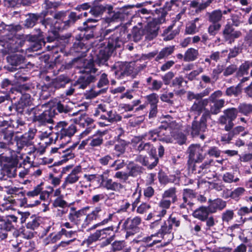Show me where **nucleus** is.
Returning a JSON list of instances; mask_svg holds the SVG:
<instances>
[{
  "mask_svg": "<svg viewBox=\"0 0 252 252\" xmlns=\"http://www.w3.org/2000/svg\"><path fill=\"white\" fill-rule=\"evenodd\" d=\"M104 211L101 207H95L93 211L86 216L85 220L82 224V227L83 228H86L93 220L99 218L101 214H104Z\"/></svg>",
  "mask_w": 252,
  "mask_h": 252,
  "instance_id": "dca6fc26",
  "label": "nucleus"
},
{
  "mask_svg": "<svg viewBox=\"0 0 252 252\" xmlns=\"http://www.w3.org/2000/svg\"><path fill=\"white\" fill-rule=\"evenodd\" d=\"M242 85L238 84L236 86H231L228 88L226 90V95L231 96H237L241 93Z\"/></svg>",
  "mask_w": 252,
  "mask_h": 252,
  "instance_id": "37998d69",
  "label": "nucleus"
},
{
  "mask_svg": "<svg viewBox=\"0 0 252 252\" xmlns=\"http://www.w3.org/2000/svg\"><path fill=\"white\" fill-rule=\"evenodd\" d=\"M7 61L13 66L21 64L24 61V58L20 55H14L7 58Z\"/></svg>",
  "mask_w": 252,
  "mask_h": 252,
  "instance_id": "49530a36",
  "label": "nucleus"
},
{
  "mask_svg": "<svg viewBox=\"0 0 252 252\" xmlns=\"http://www.w3.org/2000/svg\"><path fill=\"white\" fill-rule=\"evenodd\" d=\"M144 34V31L142 29L138 28H134L132 31V38L133 41L138 42L140 41Z\"/></svg>",
  "mask_w": 252,
  "mask_h": 252,
  "instance_id": "13d9d810",
  "label": "nucleus"
},
{
  "mask_svg": "<svg viewBox=\"0 0 252 252\" xmlns=\"http://www.w3.org/2000/svg\"><path fill=\"white\" fill-rule=\"evenodd\" d=\"M32 102L29 94H23L18 102L15 104L14 110L18 113H21L25 107L31 105Z\"/></svg>",
  "mask_w": 252,
  "mask_h": 252,
  "instance_id": "a211bd4d",
  "label": "nucleus"
},
{
  "mask_svg": "<svg viewBox=\"0 0 252 252\" xmlns=\"http://www.w3.org/2000/svg\"><path fill=\"white\" fill-rule=\"evenodd\" d=\"M245 191V189L244 188L238 187L231 191L229 196H225L224 197L227 198L230 196L233 199H237L240 196L242 195L244 193Z\"/></svg>",
  "mask_w": 252,
  "mask_h": 252,
  "instance_id": "603ef678",
  "label": "nucleus"
},
{
  "mask_svg": "<svg viewBox=\"0 0 252 252\" xmlns=\"http://www.w3.org/2000/svg\"><path fill=\"white\" fill-rule=\"evenodd\" d=\"M211 165L210 163L205 162L201 165L198 169L197 172L198 173H201L202 175L207 174L206 177L208 179H212L216 176V173L214 172H212L210 175L208 174V172L211 171Z\"/></svg>",
  "mask_w": 252,
  "mask_h": 252,
  "instance_id": "7c9ffc66",
  "label": "nucleus"
},
{
  "mask_svg": "<svg viewBox=\"0 0 252 252\" xmlns=\"http://www.w3.org/2000/svg\"><path fill=\"white\" fill-rule=\"evenodd\" d=\"M39 220L36 217L32 216L28 220L27 227L34 230L39 226Z\"/></svg>",
  "mask_w": 252,
  "mask_h": 252,
  "instance_id": "3c124183",
  "label": "nucleus"
},
{
  "mask_svg": "<svg viewBox=\"0 0 252 252\" xmlns=\"http://www.w3.org/2000/svg\"><path fill=\"white\" fill-rule=\"evenodd\" d=\"M164 128L160 126L159 129H154L142 134L138 137L139 140H152L155 141L158 138L159 140L168 143L173 142V132H171L170 127Z\"/></svg>",
  "mask_w": 252,
  "mask_h": 252,
  "instance_id": "39448f33",
  "label": "nucleus"
},
{
  "mask_svg": "<svg viewBox=\"0 0 252 252\" xmlns=\"http://www.w3.org/2000/svg\"><path fill=\"white\" fill-rule=\"evenodd\" d=\"M39 110L38 108L33 109V120L35 121H38L41 124L51 123L52 122V114L50 111L45 110L41 113L39 112Z\"/></svg>",
  "mask_w": 252,
  "mask_h": 252,
  "instance_id": "ddd939ff",
  "label": "nucleus"
},
{
  "mask_svg": "<svg viewBox=\"0 0 252 252\" xmlns=\"http://www.w3.org/2000/svg\"><path fill=\"white\" fill-rule=\"evenodd\" d=\"M17 220L18 218L14 215L0 216V239L3 240L7 238V232L15 228Z\"/></svg>",
  "mask_w": 252,
  "mask_h": 252,
  "instance_id": "6e6552de",
  "label": "nucleus"
},
{
  "mask_svg": "<svg viewBox=\"0 0 252 252\" xmlns=\"http://www.w3.org/2000/svg\"><path fill=\"white\" fill-rule=\"evenodd\" d=\"M226 202L220 199H217L211 201L208 206L209 210L211 213H215L217 210H222L226 207Z\"/></svg>",
  "mask_w": 252,
  "mask_h": 252,
  "instance_id": "c85d7f7f",
  "label": "nucleus"
},
{
  "mask_svg": "<svg viewBox=\"0 0 252 252\" xmlns=\"http://www.w3.org/2000/svg\"><path fill=\"white\" fill-rule=\"evenodd\" d=\"M77 146V143H74L69 148L64 150H62L61 152L63 153L62 157L63 158V160H67L74 158V154L73 153V151Z\"/></svg>",
  "mask_w": 252,
  "mask_h": 252,
  "instance_id": "79ce46f5",
  "label": "nucleus"
},
{
  "mask_svg": "<svg viewBox=\"0 0 252 252\" xmlns=\"http://www.w3.org/2000/svg\"><path fill=\"white\" fill-rule=\"evenodd\" d=\"M19 28V26L14 27L12 25H0V44L7 53L14 52L16 50L13 35Z\"/></svg>",
  "mask_w": 252,
  "mask_h": 252,
  "instance_id": "7ed1b4c3",
  "label": "nucleus"
},
{
  "mask_svg": "<svg viewBox=\"0 0 252 252\" xmlns=\"http://www.w3.org/2000/svg\"><path fill=\"white\" fill-rule=\"evenodd\" d=\"M126 247L124 241H115L112 244V250L114 252L123 250Z\"/></svg>",
  "mask_w": 252,
  "mask_h": 252,
  "instance_id": "bf43d9fd",
  "label": "nucleus"
},
{
  "mask_svg": "<svg viewBox=\"0 0 252 252\" xmlns=\"http://www.w3.org/2000/svg\"><path fill=\"white\" fill-rule=\"evenodd\" d=\"M36 132V130L35 129H30L28 132L17 138L16 139L17 149L15 151L17 155H22L20 154V151L25 147L32 144V141L34 137Z\"/></svg>",
  "mask_w": 252,
  "mask_h": 252,
  "instance_id": "1a4fd4ad",
  "label": "nucleus"
},
{
  "mask_svg": "<svg viewBox=\"0 0 252 252\" xmlns=\"http://www.w3.org/2000/svg\"><path fill=\"white\" fill-rule=\"evenodd\" d=\"M206 116L203 115L199 123L194 121L192 125L191 134L193 136L197 135L200 132H204L206 129Z\"/></svg>",
  "mask_w": 252,
  "mask_h": 252,
  "instance_id": "aec40b11",
  "label": "nucleus"
},
{
  "mask_svg": "<svg viewBox=\"0 0 252 252\" xmlns=\"http://www.w3.org/2000/svg\"><path fill=\"white\" fill-rule=\"evenodd\" d=\"M195 197L194 191L192 189H185L183 192V199L184 202L187 203L189 202V199H192Z\"/></svg>",
  "mask_w": 252,
  "mask_h": 252,
  "instance_id": "e2e57ef3",
  "label": "nucleus"
},
{
  "mask_svg": "<svg viewBox=\"0 0 252 252\" xmlns=\"http://www.w3.org/2000/svg\"><path fill=\"white\" fill-rule=\"evenodd\" d=\"M22 158V155H16L14 161L11 163L8 162L4 164L2 168V173L9 178H13L16 175V166L18 163L19 158Z\"/></svg>",
  "mask_w": 252,
  "mask_h": 252,
  "instance_id": "4468645a",
  "label": "nucleus"
},
{
  "mask_svg": "<svg viewBox=\"0 0 252 252\" xmlns=\"http://www.w3.org/2000/svg\"><path fill=\"white\" fill-rule=\"evenodd\" d=\"M72 211L69 213L68 218L69 220L75 225L80 223L81 217L83 216L84 212L82 210L75 211L73 208Z\"/></svg>",
  "mask_w": 252,
  "mask_h": 252,
  "instance_id": "2f4dec72",
  "label": "nucleus"
},
{
  "mask_svg": "<svg viewBox=\"0 0 252 252\" xmlns=\"http://www.w3.org/2000/svg\"><path fill=\"white\" fill-rule=\"evenodd\" d=\"M97 21V20L96 19L89 18L86 22H84V28H79L80 30L82 31L83 29L85 31L83 37V39L85 38L86 40H88L93 37L94 33L91 29L95 26L92 25L88 26V24L89 23H96Z\"/></svg>",
  "mask_w": 252,
  "mask_h": 252,
  "instance_id": "b1692460",
  "label": "nucleus"
},
{
  "mask_svg": "<svg viewBox=\"0 0 252 252\" xmlns=\"http://www.w3.org/2000/svg\"><path fill=\"white\" fill-rule=\"evenodd\" d=\"M173 141L176 140V142L180 145L184 144L186 140V136L182 133H176L173 132Z\"/></svg>",
  "mask_w": 252,
  "mask_h": 252,
  "instance_id": "0e129e2a",
  "label": "nucleus"
},
{
  "mask_svg": "<svg viewBox=\"0 0 252 252\" xmlns=\"http://www.w3.org/2000/svg\"><path fill=\"white\" fill-rule=\"evenodd\" d=\"M134 63H117L115 64L113 68L116 77L117 78H122L125 76L131 75L132 76L136 75L140 69V66L138 64L134 67Z\"/></svg>",
  "mask_w": 252,
  "mask_h": 252,
  "instance_id": "0eeeda50",
  "label": "nucleus"
},
{
  "mask_svg": "<svg viewBox=\"0 0 252 252\" xmlns=\"http://www.w3.org/2000/svg\"><path fill=\"white\" fill-rule=\"evenodd\" d=\"M208 103V100L207 99H201L195 101L190 108V112L194 113L195 115H199L205 109Z\"/></svg>",
  "mask_w": 252,
  "mask_h": 252,
  "instance_id": "5701e85b",
  "label": "nucleus"
},
{
  "mask_svg": "<svg viewBox=\"0 0 252 252\" xmlns=\"http://www.w3.org/2000/svg\"><path fill=\"white\" fill-rule=\"evenodd\" d=\"M224 103V100L222 99L214 101V104L210 109L211 112L214 114L219 113L220 109L223 107Z\"/></svg>",
  "mask_w": 252,
  "mask_h": 252,
  "instance_id": "09e8293b",
  "label": "nucleus"
},
{
  "mask_svg": "<svg viewBox=\"0 0 252 252\" xmlns=\"http://www.w3.org/2000/svg\"><path fill=\"white\" fill-rule=\"evenodd\" d=\"M198 56L197 50L190 48L187 50L184 55V61L186 62H191L195 60Z\"/></svg>",
  "mask_w": 252,
  "mask_h": 252,
  "instance_id": "4c0bfd02",
  "label": "nucleus"
},
{
  "mask_svg": "<svg viewBox=\"0 0 252 252\" xmlns=\"http://www.w3.org/2000/svg\"><path fill=\"white\" fill-rule=\"evenodd\" d=\"M81 172L82 167L81 166L78 165L75 166L70 173L65 178L64 182L63 184L62 187L65 189L67 185L76 183L80 178L79 174Z\"/></svg>",
  "mask_w": 252,
  "mask_h": 252,
  "instance_id": "f8f14e48",
  "label": "nucleus"
},
{
  "mask_svg": "<svg viewBox=\"0 0 252 252\" xmlns=\"http://www.w3.org/2000/svg\"><path fill=\"white\" fill-rule=\"evenodd\" d=\"M53 205L55 207H60L61 208H65L67 207V202L60 197H57L54 201Z\"/></svg>",
  "mask_w": 252,
  "mask_h": 252,
  "instance_id": "338daca9",
  "label": "nucleus"
},
{
  "mask_svg": "<svg viewBox=\"0 0 252 252\" xmlns=\"http://www.w3.org/2000/svg\"><path fill=\"white\" fill-rule=\"evenodd\" d=\"M224 68L222 65H218L213 70L212 73V82L215 83L218 79L219 75L223 71Z\"/></svg>",
  "mask_w": 252,
  "mask_h": 252,
  "instance_id": "6e6d98bb",
  "label": "nucleus"
},
{
  "mask_svg": "<svg viewBox=\"0 0 252 252\" xmlns=\"http://www.w3.org/2000/svg\"><path fill=\"white\" fill-rule=\"evenodd\" d=\"M210 213L209 207L202 206L194 211L193 216L195 218L204 221L207 219Z\"/></svg>",
  "mask_w": 252,
  "mask_h": 252,
  "instance_id": "c756f323",
  "label": "nucleus"
},
{
  "mask_svg": "<svg viewBox=\"0 0 252 252\" xmlns=\"http://www.w3.org/2000/svg\"><path fill=\"white\" fill-rule=\"evenodd\" d=\"M222 12L220 10H215L209 13V21L212 23H219L221 20Z\"/></svg>",
  "mask_w": 252,
  "mask_h": 252,
  "instance_id": "c03bdc74",
  "label": "nucleus"
},
{
  "mask_svg": "<svg viewBox=\"0 0 252 252\" xmlns=\"http://www.w3.org/2000/svg\"><path fill=\"white\" fill-rule=\"evenodd\" d=\"M189 161L199 162L205 158L203 148L199 145H192L189 148Z\"/></svg>",
  "mask_w": 252,
  "mask_h": 252,
  "instance_id": "9b49d317",
  "label": "nucleus"
},
{
  "mask_svg": "<svg viewBox=\"0 0 252 252\" xmlns=\"http://www.w3.org/2000/svg\"><path fill=\"white\" fill-rule=\"evenodd\" d=\"M137 149L139 151H146L150 154V157H152L153 156L156 157V150L153 145L151 144L150 143L142 142L138 146Z\"/></svg>",
  "mask_w": 252,
  "mask_h": 252,
  "instance_id": "c9c22d12",
  "label": "nucleus"
},
{
  "mask_svg": "<svg viewBox=\"0 0 252 252\" xmlns=\"http://www.w3.org/2000/svg\"><path fill=\"white\" fill-rule=\"evenodd\" d=\"M141 219L139 217L128 218L123 223L122 228L126 232V237L133 235L139 231L138 226L141 224Z\"/></svg>",
  "mask_w": 252,
  "mask_h": 252,
  "instance_id": "9d476101",
  "label": "nucleus"
},
{
  "mask_svg": "<svg viewBox=\"0 0 252 252\" xmlns=\"http://www.w3.org/2000/svg\"><path fill=\"white\" fill-rule=\"evenodd\" d=\"M134 170V169L133 168L131 169L129 174L122 171L117 172L114 177L116 178L120 179V180L125 181L128 179V177L129 175L132 176L136 175V173L134 171H133Z\"/></svg>",
  "mask_w": 252,
  "mask_h": 252,
  "instance_id": "8fccbe9b",
  "label": "nucleus"
},
{
  "mask_svg": "<svg viewBox=\"0 0 252 252\" xmlns=\"http://www.w3.org/2000/svg\"><path fill=\"white\" fill-rule=\"evenodd\" d=\"M136 160L142 165L147 166L150 169H152L157 165L158 159L157 157L154 156L148 158L146 157L140 155L136 157Z\"/></svg>",
  "mask_w": 252,
  "mask_h": 252,
  "instance_id": "412c9836",
  "label": "nucleus"
},
{
  "mask_svg": "<svg viewBox=\"0 0 252 252\" xmlns=\"http://www.w3.org/2000/svg\"><path fill=\"white\" fill-rule=\"evenodd\" d=\"M223 35L225 40L231 44L235 39L240 36L241 33L239 31H234L232 26L227 24L223 30Z\"/></svg>",
  "mask_w": 252,
  "mask_h": 252,
  "instance_id": "2eb2a0df",
  "label": "nucleus"
},
{
  "mask_svg": "<svg viewBox=\"0 0 252 252\" xmlns=\"http://www.w3.org/2000/svg\"><path fill=\"white\" fill-rule=\"evenodd\" d=\"M105 9L107 11L108 14L105 20L107 23L116 21L122 17V9H115L113 10V6L108 4L105 6Z\"/></svg>",
  "mask_w": 252,
  "mask_h": 252,
  "instance_id": "6ab92c4d",
  "label": "nucleus"
},
{
  "mask_svg": "<svg viewBox=\"0 0 252 252\" xmlns=\"http://www.w3.org/2000/svg\"><path fill=\"white\" fill-rule=\"evenodd\" d=\"M101 185L106 189L114 191H119L123 188V186L121 183L113 181L111 179L106 180L104 182L101 183Z\"/></svg>",
  "mask_w": 252,
  "mask_h": 252,
  "instance_id": "a878e982",
  "label": "nucleus"
},
{
  "mask_svg": "<svg viewBox=\"0 0 252 252\" xmlns=\"http://www.w3.org/2000/svg\"><path fill=\"white\" fill-rule=\"evenodd\" d=\"M164 128L160 126L159 129H154L142 134L138 137L139 140H152L155 141L158 138L159 140L168 143L173 142V132H171L170 127Z\"/></svg>",
  "mask_w": 252,
  "mask_h": 252,
  "instance_id": "20e7f679",
  "label": "nucleus"
},
{
  "mask_svg": "<svg viewBox=\"0 0 252 252\" xmlns=\"http://www.w3.org/2000/svg\"><path fill=\"white\" fill-rule=\"evenodd\" d=\"M6 192L8 194L15 195L17 197H24L25 196V191L23 188L16 186H9L6 188Z\"/></svg>",
  "mask_w": 252,
  "mask_h": 252,
  "instance_id": "f704fd0d",
  "label": "nucleus"
},
{
  "mask_svg": "<svg viewBox=\"0 0 252 252\" xmlns=\"http://www.w3.org/2000/svg\"><path fill=\"white\" fill-rule=\"evenodd\" d=\"M172 230V228L171 225L167 221H165L161 226V228L158 233L144 237L143 238V240L144 242L148 243V246L152 247L154 245L160 242L161 239L164 238L166 235L169 236V239H172L173 236L171 233Z\"/></svg>",
  "mask_w": 252,
  "mask_h": 252,
  "instance_id": "423d86ee",
  "label": "nucleus"
},
{
  "mask_svg": "<svg viewBox=\"0 0 252 252\" xmlns=\"http://www.w3.org/2000/svg\"><path fill=\"white\" fill-rule=\"evenodd\" d=\"M174 50V46H170L162 49L157 56L156 60L157 61H158L161 59L167 57L168 56L172 54Z\"/></svg>",
  "mask_w": 252,
  "mask_h": 252,
  "instance_id": "58836bf2",
  "label": "nucleus"
},
{
  "mask_svg": "<svg viewBox=\"0 0 252 252\" xmlns=\"http://www.w3.org/2000/svg\"><path fill=\"white\" fill-rule=\"evenodd\" d=\"M55 21V29H59L56 27L61 25V23L66 20V12L64 11H59L55 13L53 16Z\"/></svg>",
  "mask_w": 252,
  "mask_h": 252,
  "instance_id": "e433bc0d",
  "label": "nucleus"
},
{
  "mask_svg": "<svg viewBox=\"0 0 252 252\" xmlns=\"http://www.w3.org/2000/svg\"><path fill=\"white\" fill-rule=\"evenodd\" d=\"M173 26H170L164 30L162 34L164 40H170L179 33V30L178 29L173 30Z\"/></svg>",
  "mask_w": 252,
  "mask_h": 252,
  "instance_id": "72a5a7b5",
  "label": "nucleus"
},
{
  "mask_svg": "<svg viewBox=\"0 0 252 252\" xmlns=\"http://www.w3.org/2000/svg\"><path fill=\"white\" fill-rule=\"evenodd\" d=\"M40 15L37 14H30L29 17L26 19L25 22V26L27 28L33 27L38 20Z\"/></svg>",
  "mask_w": 252,
  "mask_h": 252,
  "instance_id": "a18cd8bd",
  "label": "nucleus"
},
{
  "mask_svg": "<svg viewBox=\"0 0 252 252\" xmlns=\"http://www.w3.org/2000/svg\"><path fill=\"white\" fill-rule=\"evenodd\" d=\"M198 21V18H195L193 21L189 23L186 27V32L187 33L192 34L197 32L195 22Z\"/></svg>",
  "mask_w": 252,
  "mask_h": 252,
  "instance_id": "5fc2aeb1",
  "label": "nucleus"
},
{
  "mask_svg": "<svg viewBox=\"0 0 252 252\" xmlns=\"http://www.w3.org/2000/svg\"><path fill=\"white\" fill-rule=\"evenodd\" d=\"M104 132L100 131H97L92 137L88 138L90 141L89 145L91 147H97L100 146L103 141V136Z\"/></svg>",
  "mask_w": 252,
  "mask_h": 252,
  "instance_id": "bb28decb",
  "label": "nucleus"
},
{
  "mask_svg": "<svg viewBox=\"0 0 252 252\" xmlns=\"http://www.w3.org/2000/svg\"><path fill=\"white\" fill-rule=\"evenodd\" d=\"M234 215L233 210H227L222 214V220L223 222H228L233 219Z\"/></svg>",
  "mask_w": 252,
  "mask_h": 252,
  "instance_id": "052dcab7",
  "label": "nucleus"
},
{
  "mask_svg": "<svg viewBox=\"0 0 252 252\" xmlns=\"http://www.w3.org/2000/svg\"><path fill=\"white\" fill-rule=\"evenodd\" d=\"M21 71L17 72L15 74V83L16 84H20L22 82H25L28 80V78L27 76H25V74L22 73Z\"/></svg>",
  "mask_w": 252,
  "mask_h": 252,
  "instance_id": "774afa93",
  "label": "nucleus"
},
{
  "mask_svg": "<svg viewBox=\"0 0 252 252\" xmlns=\"http://www.w3.org/2000/svg\"><path fill=\"white\" fill-rule=\"evenodd\" d=\"M25 123L21 118H16L14 119H10L9 121H7V127L9 129L13 128L17 129L19 127H23Z\"/></svg>",
  "mask_w": 252,
  "mask_h": 252,
  "instance_id": "a19ab883",
  "label": "nucleus"
},
{
  "mask_svg": "<svg viewBox=\"0 0 252 252\" xmlns=\"http://www.w3.org/2000/svg\"><path fill=\"white\" fill-rule=\"evenodd\" d=\"M80 121L81 124H85L87 126L91 125L90 127L87 128L86 130L81 133V136L84 137L89 134L91 131L92 128L94 127V126H92V125L93 124L94 120L86 115H81L80 117Z\"/></svg>",
  "mask_w": 252,
  "mask_h": 252,
  "instance_id": "473e14b6",
  "label": "nucleus"
},
{
  "mask_svg": "<svg viewBox=\"0 0 252 252\" xmlns=\"http://www.w3.org/2000/svg\"><path fill=\"white\" fill-rule=\"evenodd\" d=\"M162 197L163 198H170V199L172 203L175 202L177 200L176 194V189L175 188H171L166 190L162 194Z\"/></svg>",
  "mask_w": 252,
  "mask_h": 252,
  "instance_id": "de8ad7c7",
  "label": "nucleus"
},
{
  "mask_svg": "<svg viewBox=\"0 0 252 252\" xmlns=\"http://www.w3.org/2000/svg\"><path fill=\"white\" fill-rule=\"evenodd\" d=\"M249 68L248 64H247L246 62L242 63L240 66L239 70L237 73V76L242 77L244 75L248 74Z\"/></svg>",
  "mask_w": 252,
  "mask_h": 252,
  "instance_id": "680f3d73",
  "label": "nucleus"
},
{
  "mask_svg": "<svg viewBox=\"0 0 252 252\" xmlns=\"http://www.w3.org/2000/svg\"><path fill=\"white\" fill-rule=\"evenodd\" d=\"M126 145V142L124 140H120L115 145V150L118 157L125 152Z\"/></svg>",
  "mask_w": 252,
  "mask_h": 252,
  "instance_id": "864d4df0",
  "label": "nucleus"
},
{
  "mask_svg": "<svg viewBox=\"0 0 252 252\" xmlns=\"http://www.w3.org/2000/svg\"><path fill=\"white\" fill-rule=\"evenodd\" d=\"M95 80V77L89 74L80 76L74 83V86L77 89H85L89 84Z\"/></svg>",
  "mask_w": 252,
  "mask_h": 252,
  "instance_id": "f3484780",
  "label": "nucleus"
},
{
  "mask_svg": "<svg viewBox=\"0 0 252 252\" xmlns=\"http://www.w3.org/2000/svg\"><path fill=\"white\" fill-rule=\"evenodd\" d=\"M120 33L118 31L107 30L104 35L106 42H100L98 45V53L96 57L93 58L94 62L99 65L104 64L108 60L109 56L117 48L121 47L123 41L119 39Z\"/></svg>",
  "mask_w": 252,
  "mask_h": 252,
  "instance_id": "f257e3e1",
  "label": "nucleus"
},
{
  "mask_svg": "<svg viewBox=\"0 0 252 252\" xmlns=\"http://www.w3.org/2000/svg\"><path fill=\"white\" fill-rule=\"evenodd\" d=\"M76 131L75 125H68L64 121H61L57 123L53 128L52 132H42L40 137L41 139L49 138V143H55L59 142L60 145L63 146L69 143Z\"/></svg>",
  "mask_w": 252,
  "mask_h": 252,
  "instance_id": "f03ea898",
  "label": "nucleus"
},
{
  "mask_svg": "<svg viewBox=\"0 0 252 252\" xmlns=\"http://www.w3.org/2000/svg\"><path fill=\"white\" fill-rule=\"evenodd\" d=\"M82 15L77 16L76 13L74 12H71L68 16V19L61 23V25L57 26L56 27L59 30H63L66 29L69 27L71 24H74L78 19H80Z\"/></svg>",
  "mask_w": 252,
  "mask_h": 252,
  "instance_id": "393cba45",
  "label": "nucleus"
},
{
  "mask_svg": "<svg viewBox=\"0 0 252 252\" xmlns=\"http://www.w3.org/2000/svg\"><path fill=\"white\" fill-rule=\"evenodd\" d=\"M101 239L109 238H113L114 236V227L110 226L102 229L97 230Z\"/></svg>",
  "mask_w": 252,
  "mask_h": 252,
  "instance_id": "ea45409f",
  "label": "nucleus"
},
{
  "mask_svg": "<svg viewBox=\"0 0 252 252\" xmlns=\"http://www.w3.org/2000/svg\"><path fill=\"white\" fill-rule=\"evenodd\" d=\"M224 114L226 116L228 120V124L225 126V129L226 131L230 130L233 126V121L236 118L238 114L237 109L235 108H231L225 110L224 111Z\"/></svg>",
  "mask_w": 252,
  "mask_h": 252,
  "instance_id": "4be33fe9",
  "label": "nucleus"
},
{
  "mask_svg": "<svg viewBox=\"0 0 252 252\" xmlns=\"http://www.w3.org/2000/svg\"><path fill=\"white\" fill-rule=\"evenodd\" d=\"M239 112L245 115H247L252 112V105L250 104L242 103L238 107Z\"/></svg>",
  "mask_w": 252,
  "mask_h": 252,
  "instance_id": "4d7b16f0",
  "label": "nucleus"
},
{
  "mask_svg": "<svg viewBox=\"0 0 252 252\" xmlns=\"http://www.w3.org/2000/svg\"><path fill=\"white\" fill-rule=\"evenodd\" d=\"M221 25L220 23H212L208 28V32L210 34L215 35L220 30Z\"/></svg>",
  "mask_w": 252,
  "mask_h": 252,
  "instance_id": "69168bd1",
  "label": "nucleus"
},
{
  "mask_svg": "<svg viewBox=\"0 0 252 252\" xmlns=\"http://www.w3.org/2000/svg\"><path fill=\"white\" fill-rule=\"evenodd\" d=\"M0 133L4 143L8 145L12 144L14 136V131L12 129H9L7 127L2 128L0 130Z\"/></svg>",
  "mask_w": 252,
  "mask_h": 252,
  "instance_id": "cd10ccee",
  "label": "nucleus"
}]
</instances>
